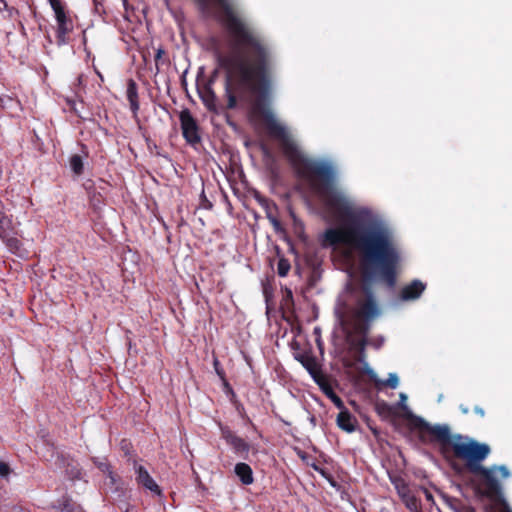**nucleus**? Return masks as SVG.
Returning <instances> with one entry per match:
<instances>
[{"mask_svg": "<svg viewBox=\"0 0 512 512\" xmlns=\"http://www.w3.org/2000/svg\"><path fill=\"white\" fill-rule=\"evenodd\" d=\"M221 8L219 22L228 35L229 52H217L218 65L226 72L227 109L237 106V95L254 96L253 112L264 120L268 134L278 141H294L274 117L269 104L273 89L275 56L268 41L229 2L214 0ZM202 10L210 0H196Z\"/></svg>", "mask_w": 512, "mask_h": 512, "instance_id": "f257e3e1", "label": "nucleus"}, {"mask_svg": "<svg viewBox=\"0 0 512 512\" xmlns=\"http://www.w3.org/2000/svg\"><path fill=\"white\" fill-rule=\"evenodd\" d=\"M411 422L413 428L417 430L418 439L422 444H439L440 452L446 458L450 452H453L455 458L465 461V466L470 473L483 478L485 496L490 499L501 497V485L494 476V471H499L503 478H507L510 473L504 465L492 468L482 465L491 452L488 444L463 437L461 434L452 435L448 425H432L419 416H412Z\"/></svg>", "mask_w": 512, "mask_h": 512, "instance_id": "f03ea898", "label": "nucleus"}, {"mask_svg": "<svg viewBox=\"0 0 512 512\" xmlns=\"http://www.w3.org/2000/svg\"><path fill=\"white\" fill-rule=\"evenodd\" d=\"M353 295L355 307L352 310V315L354 321L349 323L347 319L341 318V326L345 331L352 327L355 331L366 335L370 329V323L381 315V306L372 285L366 281L354 290Z\"/></svg>", "mask_w": 512, "mask_h": 512, "instance_id": "7ed1b4c3", "label": "nucleus"}, {"mask_svg": "<svg viewBox=\"0 0 512 512\" xmlns=\"http://www.w3.org/2000/svg\"><path fill=\"white\" fill-rule=\"evenodd\" d=\"M10 216L0 213V238L13 254H20L22 242Z\"/></svg>", "mask_w": 512, "mask_h": 512, "instance_id": "20e7f679", "label": "nucleus"}, {"mask_svg": "<svg viewBox=\"0 0 512 512\" xmlns=\"http://www.w3.org/2000/svg\"><path fill=\"white\" fill-rule=\"evenodd\" d=\"M55 14V19L57 22L56 29V40L58 45H63L68 43V35L73 31L74 25L73 20L70 16H68L65 11V6L63 3L52 8Z\"/></svg>", "mask_w": 512, "mask_h": 512, "instance_id": "39448f33", "label": "nucleus"}, {"mask_svg": "<svg viewBox=\"0 0 512 512\" xmlns=\"http://www.w3.org/2000/svg\"><path fill=\"white\" fill-rule=\"evenodd\" d=\"M221 438L231 447L233 452L240 456H246L250 451V444L238 436L228 425L218 423Z\"/></svg>", "mask_w": 512, "mask_h": 512, "instance_id": "423d86ee", "label": "nucleus"}, {"mask_svg": "<svg viewBox=\"0 0 512 512\" xmlns=\"http://www.w3.org/2000/svg\"><path fill=\"white\" fill-rule=\"evenodd\" d=\"M179 119L182 135L186 142L192 146L199 144L201 141L199 127L191 112L188 109H184L181 111Z\"/></svg>", "mask_w": 512, "mask_h": 512, "instance_id": "0eeeda50", "label": "nucleus"}, {"mask_svg": "<svg viewBox=\"0 0 512 512\" xmlns=\"http://www.w3.org/2000/svg\"><path fill=\"white\" fill-rule=\"evenodd\" d=\"M135 474H136V482L143 486L145 489L151 491L156 495H161V489L158 484L154 481V479L150 476L147 469L142 465H136Z\"/></svg>", "mask_w": 512, "mask_h": 512, "instance_id": "6e6552de", "label": "nucleus"}, {"mask_svg": "<svg viewBox=\"0 0 512 512\" xmlns=\"http://www.w3.org/2000/svg\"><path fill=\"white\" fill-rule=\"evenodd\" d=\"M425 289L426 284L415 279L401 289L400 297L404 301L416 300L422 295Z\"/></svg>", "mask_w": 512, "mask_h": 512, "instance_id": "1a4fd4ad", "label": "nucleus"}, {"mask_svg": "<svg viewBox=\"0 0 512 512\" xmlns=\"http://www.w3.org/2000/svg\"><path fill=\"white\" fill-rule=\"evenodd\" d=\"M314 381L317 383V385L320 387L321 391L325 394L327 398H329L332 403L339 409L344 408V403L342 399L335 393L332 385L330 384L327 377H320V380H318L314 376Z\"/></svg>", "mask_w": 512, "mask_h": 512, "instance_id": "9d476101", "label": "nucleus"}, {"mask_svg": "<svg viewBox=\"0 0 512 512\" xmlns=\"http://www.w3.org/2000/svg\"><path fill=\"white\" fill-rule=\"evenodd\" d=\"M337 425L343 431L352 433L356 430L357 419L344 407L337 416Z\"/></svg>", "mask_w": 512, "mask_h": 512, "instance_id": "9b49d317", "label": "nucleus"}, {"mask_svg": "<svg viewBox=\"0 0 512 512\" xmlns=\"http://www.w3.org/2000/svg\"><path fill=\"white\" fill-rule=\"evenodd\" d=\"M199 95L207 110L215 113L219 112L217 96L209 84L199 92Z\"/></svg>", "mask_w": 512, "mask_h": 512, "instance_id": "f8f14e48", "label": "nucleus"}, {"mask_svg": "<svg viewBox=\"0 0 512 512\" xmlns=\"http://www.w3.org/2000/svg\"><path fill=\"white\" fill-rule=\"evenodd\" d=\"M366 373L370 376L376 388L379 390L382 389L383 387H389L391 389H395L398 387L399 378L395 373H390L386 380L378 379L373 370L369 368L367 369Z\"/></svg>", "mask_w": 512, "mask_h": 512, "instance_id": "ddd939ff", "label": "nucleus"}, {"mask_svg": "<svg viewBox=\"0 0 512 512\" xmlns=\"http://www.w3.org/2000/svg\"><path fill=\"white\" fill-rule=\"evenodd\" d=\"M127 99L130 104V109L134 115H137L139 110V100H138V87L136 82L133 79H129L127 82V91H126Z\"/></svg>", "mask_w": 512, "mask_h": 512, "instance_id": "4468645a", "label": "nucleus"}, {"mask_svg": "<svg viewBox=\"0 0 512 512\" xmlns=\"http://www.w3.org/2000/svg\"><path fill=\"white\" fill-rule=\"evenodd\" d=\"M234 471L235 474L239 477L242 484L250 485L253 483V471L248 464L244 462L237 463L235 465Z\"/></svg>", "mask_w": 512, "mask_h": 512, "instance_id": "2eb2a0df", "label": "nucleus"}, {"mask_svg": "<svg viewBox=\"0 0 512 512\" xmlns=\"http://www.w3.org/2000/svg\"><path fill=\"white\" fill-rule=\"evenodd\" d=\"M57 508L61 512H84L80 505L72 501V499L67 496L58 500Z\"/></svg>", "mask_w": 512, "mask_h": 512, "instance_id": "dca6fc26", "label": "nucleus"}, {"mask_svg": "<svg viewBox=\"0 0 512 512\" xmlns=\"http://www.w3.org/2000/svg\"><path fill=\"white\" fill-rule=\"evenodd\" d=\"M402 501L411 512H420L419 500L410 491L400 493Z\"/></svg>", "mask_w": 512, "mask_h": 512, "instance_id": "f3484780", "label": "nucleus"}, {"mask_svg": "<svg viewBox=\"0 0 512 512\" xmlns=\"http://www.w3.org/2000/svg\"><path fill=\"white\" fill-rule=\"evenodd\" d=\"M94 465L103 473H106L108 478L111 480V483H115L116 481V475L111 469V465L107 462L105 458H93L92 459Z\"/></svg>", "mask_w": 512, "mask_h": 512, "instance_id": "a211bd4d", "label": "nucleus"}, {"mask_svg": "<svg viewBox=\"0 0 512 512\" xmlns=\"http://www.w3.org/2000/svg\"><path fill=\"white\" fill-rule=\"evenodd\" d=\"M69 163H70L71 170L74 172V174L79 176L83 173L84 164H83L82 157L80 155H78V154L72 155Z\"/></svg>", "mask_w": 512, "mask_h": 512, "instance_id": "6ab92c4d", "label": "nucleus"}, {"mask_svg": "<svg viewBox=\"0 0 512 512\" xmlns=\"http://www.w3.org/2000/svg\"><path fill=\"white\" fill-rule=\"evenodd\" d=\"M363 337L357 341H353L352 345L357 350L358 356L356 358L359 362H364L365 359V347L367 344L366 335L362 334Z\"/></svg>", "mask_w": 512, "mask_h": 512, "instance_id": "aec40b11", "label": "nucleus"}, {"mask_svg": "<svg viewBox=\"0 0 512 512\" xmlns=\"http://www.w3.org/2000/svg\"><path fill=\"white\" fill-rule=\"evenodd\" d=\"M304 365L313 379H314V376L318 380H320V377H325V375L318 368L317 363L315 362L314 359H309Z\"/></svg>", "mask_w": 512, "mask_h": 512, "instance_id": "412c9836", "label": "nucleus"}, {"mask_svg": "<svg viewBox=\"0 0 512 512\" xmlns=\"http://www.w3.org/2000/svg\"><path fill=\"white\" fill-rule=\"evenodd\" d=\"M291 269L290 261L284 257L279 258L277 263V274L280 277H285L288 275Z\"/></svg>", "mask_w": 512, "mask_h": 512, "instance_id": "4be33fe9", "label": "nucleus"}, {"mask_svg": "<svg viewBox=\"0 0 512 512\" xmlns=\"http://www.w3.org/2000/svg\"><path fill=\"white\" fill-rule=\"evenodd\" d=\"M0 11H6L9 18H13L19 13L15 7L8 6L5 0H0Z\"/></svg>", "mask_w": 512, "mask_h": 512, "instance_id": "5701e85b", "label": "nucleus"}, {"mask_svg": "<svg viewBox=\"0 0 512 512\" xmlns=\"http://www.w3.org/2000/svg\"><path fill=\"white\" fill-rule=\"evenodd\" d=\"M11 473V468L8 463L0 461V477L8 478Z\"/></svg>", "mask_w": 512, "mask_h": 512, "instance_id": "b1692460", "label": "nucleus"}, {"mask_svg": "<svg viewBox=\"0 0 512 512\" xmlns=\"http://www.w3.org/2000/svg\"><path fill=\"white\" fill-rule=\"evenodd\" d=\"M103 2L104 0H93V4H94V8H95V11L98 13V14H101L104 12V5H103Z\"/></svg>", "mask_w": 512, "mask_h": 512, "instance_id": "393cba45", "label": "nucleus"}, {"mask_svg": "<svg viewBox=\"0 0 512 512\" xmlns=\"http://www.w3.org/2000/svg\"><path fill=\"white\" fill-rule=\"evenodd\" d=\"M220 364H219V361L217 359L214 360V367H215V370H216V373L222 378L224 379L225 378V373L224 371L219 367Z\"/></svg>", "mask_w": 512, "mask_h": 512, "instance_id": "a878e982", "label": "nucleus"}, {"mask_svg": "<svg viewBox=\"0 0 512 512\" xmlns=\"http://www.w3.org/2000/svg\"><path fill=\"white\" fill-rule=\"evenodd\" d=\"M124 512H137V510L130 503H125Z\"/></svg>", "mask_w": 512, "mask_h": 512, "instance_id": "bb28decb", "label": "nucleus"}, {"mask_svg": "<svg viewBox=\"0 0 512 512\" xmlns=\"http://www.w3.org/2000/svg\"><path fill=\"white\" fill-rule=\"evenodd\" d=\"M474 411L476 414H478L480 417H484L485 416V411L483 408L479 407V406H476L474 408Z\"/></svg>", "mask_w": 512, "mask_h": 512, "instance_id": "cd10ccee", "label": "nucleus"}, {"mask_svg": "<svg viewBox=\"0 0 512 512\" xmlns=\"http://www.w3.org/2000/svg\"><path fill=\"white\" fill-rule=\"evenodd\" d=\"M72 478H79L80 477V470L77 468H73L71 470Z\"/></svg>", "mask_w": 512, "mask_h": 512, "instance_id": "c85d7f7f", "label": "nucleus"}, {"mask_svg": "<svg viewBox=\"0 0 512 512\" xmlns=\"http://www.w3.org/2000/svg\"><path fill=\"white\" fill-rule=\"evenodd\" d=\"M163 54H164V50L159 48L155 55V61L157 62L162 57Z\"/></svg>", "mask_w": 512, "mask_h": 512, "instance_id": "c756f323", "label": "nucleus"}, {"mask_svg": "<svg viewBox=\"0 0 512 512\" xmlns=\"http://www.w3.org/2000/svg\"><path fill=\"white\" fill-rule=\"evenodd\" d=\"M424 493H425V497L428 501H433V496L431 494L430 491H428L427 489L424 490Z\"/></svg>", "mask_w": 512, "mask_h": 512, "instance_id": "7c9ffc66", "label": "nucleus"}, {"mask_svg": "<svg viewBox=\"0 0 512 512\" xmlns=\"http://www.w3.org/2000/svg\"><path fill=\"white\" fill-rule=\"evenodd\" d=\"M48 1H49V4H50L51 8H54L55 6H57L60 3H62L60 0H48Z\"/></svg>", "mask_w": 512, "mask_h": 512, "instance_id": "2f4dec72", "label": "nucleus"}, {"mask_svg": "<svg viewBox=\"0 0 512 512\" xmlns=\"http://www.w3.org/2000/svg\"><path fill=\"white\" fill-rule=\"evenodd\" d=\"M459 409L460 411L463 413V414H468L469 413V408L467 406H464L463 404H461L459 406Z\"/></svg>", "mask_w": 512, "mask_h": 512, "instance_id": "473e14b6", "label": "nucleus"}, {"mask_svg": "<svg viewBox=\"0 0 512 512\" xmlns=\"http://www.w3.org/2000/svg\"><path fill=\"white\" fill-rule=\"evenodd\" d=\"M93 198H94L95 200H97L98 202H100V201H102V200H103V196H102L100 193L98 194V197H96V195H94V196H93Z\"/></svg>", "mask_w": 512, "mask_h": 512, "instance_id": "72a5a7b5", "label": "nucleus"}, {"mask_svg": "<svg viewBox=\"0 0 512 512\" xmlns=\"http://www.w3.org/2000/svg\"><path fill=\"white\" fill-rule=\"evenodd\" d=\"M503 512H512V510L505 504L503 508Z\"/></svg>", "mask_w": 512, "mask_h": 512, "instance_id": "f704fd0d", "label": "nucleus"}, {"mask_svg": "<svg viewBox=\"0 0 512 512\" xmlns=\"http://www.w3.org/2000/svg\"><path fill=\"white\" fill-rule=\"evenodd\" d=\"M0 108H4V99L0 96Z\"/></svg>", "mask_w": 512, "mask_h": 512, "instance_id": "c9c22d12", "label": "nucleus"}, {"mask_svg": "<svg viewBox=\"0 0 512 512\" xmlns=\"http://www.w3.org/2000/svg\"><path fill=\"white\" fill-rule=\"evenodd\" d=\"M400 397H401L402 400H406V395L405 394L401 393Z\"/></svg>", "mask_w": 512, "mask_h": 512, "instance_id": "e433bc0d", "label": "nucleus"}]
</instances>
